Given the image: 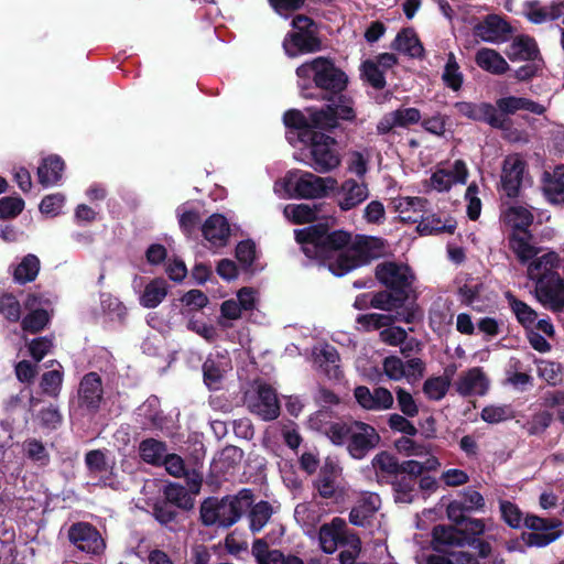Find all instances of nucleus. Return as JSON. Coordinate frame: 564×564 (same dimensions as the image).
I'll return each instance as SVG.
<instances>
[{"label": "nucleus", "instance_id": "nucleus-1", "mask_svg": "<svg viewBox=\"0 0 564 564\" xmlns=\"http://www.w3.org/2000/svg\"><path fill=\"white\" fill-rule=\"evenodd\" d=\"M295 239L308 258L323 260L336 276H343L384 252L381 239L367 236L351 237L341 230L326 232L317 227H307L295 230Z\"/></svg>", "mask_w": 564, "mask_h": 564}, {"label": "nucleus", "instance_id": "nucleus-2", "mask_svg": "<svg viewBox=\"0 0 564 564\" xmlns=\"http://www.w3.org/2000/svg\"><path fill=\"white\" fill-rule=\"evenodd\" d=\"M337 185L332 176H317L311 172L293 170L274 183V193L282 198L315 199L326 197Z\"/></svg>", "mask_w": 564, "mask_h": 564}, {"label": "nucleus", "instance_id": "nucleus-3", "mask_svg": "<svg viewBox=\"0 0 564 564\" xmlns=\"http://www.w3.org/2000/svg\"><path fill=\"white\" fill-rule=\"evenodd\" d=\"M296 76L297 85L305 97L310 96L306 90L313 84L325 90L340 91L347 83L345 74L325 57H316L303 63L296 68Z\"/></svg>", "mask_w": 564, "mask_h": 564}, {"label": "nucleus", "instance_id": "nucleus-4", "mask_svg": "<svg viewBox=\"0 0 564 564\" xmlns=\"http://www.w3.org/2000/svg\"><path fill=\"white\" fill-rule=\"evenodd\" d=\"M251 503L250 490H241L237 496L226 497L221 500L208 498L200 506L202 522L207 527H230L240 519Z\"/></svg>", "mask_w": 564, "mask_h": 564}, {"label": "nucleus", "instance_id": "nucleus-5", "mask_svg": "<svg viewBox=\"0 0 564 564\" xmlns=\"http://www.w3.org/2000/svg\"><path fill=\"white\" fill-rule=\"evenodd\" d=\"M305 144L303 149L304 162L314 171L326 173L340 165V155L334 138L322 132L306 130L301 134Z\"/></svg>", "mask_w": 564, "mask_h": 564}, {"label": "nucleus", "instance_id": "nucleus-6", "mask_svg": "<svg viewBox=\"0 0 564 564\" xmlns=\"http://www.w3.org/2000/svg\"><path fill=\"white\" fill-rule=\"evenodd\" d=\"M249 411L263 421H271L279 416L280 405L274 390L267 384H258L249 390L245 398Z\"/></svg>", "mask_w": 564, "mask_h": 564}, {"label": "nucleus", "instance_id": "nucleus-7", "mask_svg": "<svg viewBox=\"0 0 564 564\" xmlns=\"http://www.w3.org/2000/svg\"><path fill=\"white\" fill-rule=\"evenodd\" d=\"M524 527L528 531L522 533L524 543L529 546L543 547L560 538V521L545 520L536 516H527Z\"/></svg>", "mask_w": 564, "mask_h": 564}, {"label": "nucleus", "instance_id": "nucleus-8", "mask_svg": "<svg viewBox=\"0 0 564 564\" xmlns=\"http://www.w3.org/2000/svg\"><path fill=\"white\" fill-rule=\"evenodd\" d=\"M528 180L527 163L519 154L508 155L501 169V188L509 197L518 196Z\"/></svg>", "mask_w": 564, "mask_h": 564}, {"label": "nucleus", "instance_id": "nucleus-9", "mask_svg": "<svg viewBox=\"0 0 564 564\" xmlns=\"http://www.w3.org/2000/svg\"><path fill=\"white\" fill-rule=\"evenodd\" d=\"M334 193L335 202L343 212H348L369 197L368 184L364 181L347 178L340 185H336Z\"/></svg>", "mask_w": 564, "mask_h": 564}, {"label": "nucleus", "instance_id": "nucleus-10", "mask_svg": "<svg viewBox=\"0 0 564 564\" xmlns=\"http://www.w3.org/2000/svg\"><path fill=\"white\" fill-rule=\"evenodd\" d=\"M379 441L380 436L371 425L358 421L351 422L347 449L354 458H362L377 446Z\"/></svg>", "mask_w": 564, "mask_h": 564}, {"label": "nucleus", "instance_id": "nucleus-11", "mask_svg": "<svg viewBox=\"0 0 564 564\" xmlns=\"http://www.w3.org/2000/svg\"><path fill=\"white\" fill-rule=\"evenodd\" d=\"M490 386V380L482 368L473 367L462 371L454 382L455 391L464 397L485 395Z\"/></svg>", "mask_w": 564, "mask_h": 564}, {"label": "nucleus", "instance_id": "nucleus-12", "mask_svg": "<svg viewBox=\"0 0 564 564\" xmlns=\"http://www.w3.org/2000/svg\"><path fill=\"white\" fill-rule=\"evenodd\" d=\"M383 371L386 376L393 380L400 381L405 379L412 383L419 380L424 373V362L419 358H412L403 362L399 357L391 356L383 360Z\"/></svg>", "mask_w": 564, "mask_h": 564}, {"label": "nucleus", "instance_id": "nucleus-13", "mask_svg": "<svg viewBox=\"0 0 564 564\" xmlns=\"http://www.w3.org/2000/svg\"><path fill=\"white\" fill-rule=\"evenodd\" d=\"M536 299L545 306L560 311L564 306V280L557 273L546 274L535 286Z\"/></svg>", "mask_w": 564, "mask_h": 564}, {"label": "nucleus", "instance_id": "nucleus-14", "mask_svg": "<svg viewBox=\"0 0 564 564\" xmlns=\"http://www.w3.org/2000/svg\"><path fill=\"white\" fill-rule=\"evenodd\" d=\"M69 541L80 551L99 554L105 550V541L100 533L90 524L79 522L68 530Z\"/></svg>", "mask_w": 564, "mask_h": 564}, {"label": "nucleus", "instance_id": "nucleus-15", "mask_svg": "<svg viewBox=\"0 0 564 564\" xmlns=\"http://www.w3.org/2000/svg\"><path fill=\"white\" fill-rule=\"evenodd\" d=\"M467 176L466 164L456 160L452 165L437 167L430 177L429 186L436 192H446L455 184H465Z\"/></svg>", "mask_w": 564, "mask_h": 564}, {"label": "nucleus", "instance_id": "nucleus-16", "mask_svg": "<svg viewBox=\"0 0 564 564\" xmlns=\"http://www.w3.org/2000/svg\"><path fill=\"white\" fill-rule=\"evenodd\" d=\"M354 397L357 403L367 411H387L393 405L394 399L387 388L378 387L372 391L365 386H359L354 390Z\"/></svg>", "mask_w": 564, "mask_h": 564}, {"label": "nucleus", "instance_id": "nucleus-17", "mask_svg": "<svg viewBox=\"0 0 564 564\" xmlns=\"http://www.w3.org/2000/svg\"><path fill=\"white\" fill-rule=\"evenodd\" d=\"M355 118V111L351 102L338 99L336 104L327 106L326 109L319 110V112L312 113V121L318 129H332L338 124V120H351Z\"/></svg>", "mask_w": 564, "mask_h": 564}, {"label": "nucleus", "instance_id": "nucleus-18", "mask_svg": "<svg viewBox=\"0 0 564 564\" xmlns=\"http://www.w3.org/2000/svg\"><path fill=\"white\" fill-rule=\"evenodd\" d=\"M454 107L459 115L471 120L486 121L495 128H503L507 121L498 113L495 106L491 104H473L462 101L456 102Z\"/></svg>", "mask_w": 564, "mask_h": 564}, {"label": "nucleus", "instance_id": "nucleus-19", "mask_svg": "<svg viewBox=\"0 0 564 564\" xmlns=\"http://www.w3.org/2000/svg\"><path fill=\"white\" fill-rule=\"evenodd\" d=\"M376 275L380 282L392 289H403L411 285L413 274L405 264L383 262L377 265Z\"/></svg>", "mask_w": 564, "mask_h": 564}, {"label": "nucleus", "instance_id": "nucleus-20", "mask_svg": "<svg viewBox=\"0 0 564 564\" xmlns=\"http://www.w3.org/2000/svg\"><path fill=\"white\" fill-rule=\"evenodd\" d=\"M511 32V26L499 15L487 17L475 29L479 39L494 44L506 42Z\"/></svg>", "mask_w": 564, "mask_h": 564}, {"label": "nucleus", "instance_id": "nucleus-21", "mask_svg": "<svg viewBox=\"0 0 564 564\" xmlns=\"http://www.w3.org/2000/svg\"><path fill=\"white\" fill-rule=\"evenodd\" d=\"M350 533L346 532V522L341 518H334L329 523H325L319 528L318 541L323 552L333 554L339 544H344V540Z\"/></svg>", "mask_w": 564, "mask_h": 564}, {"label": "nucleus", "instance_id": "nucleus-22", "mask_svg": "<svg viewBox=\"0 0 564 564\" xmlns=\"http://www.w3.org/2000/svg\"><path fill=\"white\" fill-rule=\"evenodd\" d=\"M102 398V387L99 376L95 372L86 375L78 390L79 405L87 410H96Z\"/></svg>", "mask_w": 564, "mask_h": 564}, {"label": "nucleus", "instance_id": "nucleus-23", "mask_svg": "<svg viewBox=\"0 0 564 564\" xmlns=\"http://www.w3.org/2000/svg\"><path fill=\"white\" fill-rule=\"evenodd\" d=\"M283 48L290 57H295L301 53H310L318 50L319 42L313 30L293 32L285 36Z\"/></svg>", "mask_w": 564, "mask_h": 564}, {"label": "nucleus", "instance_id": "nucleus-24", "mask_svg": "<svg viewBox=\"0 0 564 564\" xmlns=\"http://www.w3.org/2000/svg\"><path fill=\"white\" fill-rule=\"evenodd\" d=\"M496 110L506 120L505 116L513 115L519 110H527L535 115L545 112L546 107L531 99L516 96H507L496 101Z\"/></svg>", "mask_w": 564, "mask_h": 564}, {"label": "nucleus", "instance_id": "nucleus-25", "mask_svg": "<svg viewBox=\"0 0 564 564\" xmlns=\"http://www.w3.org/2000/svg\"><path fill=\"white\" fill-rule=\"evenodd\" d=\"M229 360L226 356L210 355L203 366L204 381L212 390H218L221 386L224 375L229 370Z\"/></svg>", "mask_w": 564, "mask_h": 564}, {"label": "nucleus", "instance_id": "nucleus-26", "mask_svg": "<svg viewBox=\"0 0 564 564\" xmlns=\"http://www.w3.org/2000/svg\"><path fill=\"white\" fill-rule=\"evenodd\" d=\"M203 235L213 246H225L230 235L227 219L219 214L212 215L203 225Z\"/></svg>", "mask_w": 564, "mask_h": 564}, {"label": "nucleus", "instance_id": "nucleus-27", "mask_svg": "<svg viewBox=\"0 0 564 564\" xmlns=\"http://www.w3.org/2000/svg\"><path fill=\"white\" fill-rule=\"evenodd\" d=\"M252 554L258 564H304L297 556H285L279 550H269L268 544L261 539L253 542Z\"/></svg>", "mask_w": 564, "mask_h": 564}, {"label": "nucleus", "instance_id": "nucleus-28", "mask_svg": "<svg viewBox=\"0 0 564 564\" xmlns=\"http://www.w3.org/2000/svg\"><path fill=\"white\" fill-rule=\"evenodd\" d=\"M381 500L377 494H364L351 509L349 521L355 525H365L367 520L379 510Z\"/></svg>", "mask_w": 564, "mask_h": 564}, {"label": "nucleus", "instance_id": "nucleus-29", "mask_svg": "<svg viewBox=\"0 0 564 564\" xmlns=\"http://www.w3.org/2000/svg\"><path fill=\"white\" fill-rule=\"evenodd\" d=\"M506 54L512 62L535 61L539 56V48L532 37L528 35H518L508 46Z\"/></svg>", "mask_w": 564, "mask_h": 564}, {"label": "nucleus", "instance_id": "nucleus-30", "mask_svg": "<svg viewBox=\"0 0 564 564\" xmlns=\"http://www.w3.org/2000/svg\"><path fill=\"white\" fill-rule=\"evenodd\" d=\"M475 62L481 69L494 75H503L509 70L506 58L494 48L482 47L478 50Z\"/></svg>", "mask_w": 564, "mask_h": 564}, {"label": "nucleus", "instance_id": "nucleus-31", "mask_svg": "<svg viewBox=\"0 0 564 564\" xmlns=\"http://www.w3.org/2000/svg\"><path fill=\"white\" fill-rule=\"evenodd\" d=\"M169 292V284L164 279L156 278L148 282L139 296V303L145 308L159 306Z\"/></svg>", "mask_w": 564, "mask_h": 564}, {"label": "nucleus", "instance_id": "nucleus-32", "mask_svg": "<svg viewBox=\"0 0 564 564\" xmlns=\"http://www.w3.org/2000/svg\"><path fill=\"white\" fill-rule=\"evenodd\" d=\"M394 210L403 221H417L425 210L426 200L421 197H398L393 199Z\"/></svg>", "mask_w": 564, "mask_h": 564}, {"label": "nucleus", "instance_id": "nucleus-33", "mask_svg": "<svg viewBox=\"0 0 564 564\" xmlns=\"http://www.w3.org/2000/svg\"><path fill=\"white\" fill-rule=\"evenodd\" d=\"M339 476V468L336 464L327 462L323 466L315 487L323 498H335L338 492L336 479Z\"/></svg>", "mask_w": 564, "mask_h": 564}, {"label": "nucleus", "instance_id": "nucleus-34", "mask_svg": "<svg viewBox=\"0 0 564 564\" xmlns=\"http://www.w3.org/2000/svg\"><path fill=\"white\" fill-rule=\"evenodd\" d=\"M455 370L456 368L454 366L447 367L443 376L426 379L423 384L424 394L431 400H442L449 389L451 379Z\"/></svg>", "mask_w": 564, "mask_h": 564}, {"label": "nucleus", "instance_id": "nucleus-35", "mask_svg": "<svg viewBox=\"0 0 564 564\" xmlns=\"http://www.w3.org/2000/svg\"><path fill=\"white\" fill-rule=\"evenodd\" d=\"M562 3H552L550 6L542 7L533 2L527 4L524 15L530 22L541 24L558 19L562 15Z\"/></svg>", "mask_w": 564, "mask_h": 564}, {"label": "nucleus", "instance_id": "nucleus-36", "mask_svg": "<svg viewBox=\"0 0 564 564\" xmlns=\"http://www.w3.org/2000/svg\"><path fill=\"white\" fill-rule=\"evenodd\" d=\"M422 460L411 459L402 463L399 467V471L406 474V477L413 478L422 475L425 471H435L441 467L438 458L430 452L421 457Z\"/></svg>", "mask_w": 564, "mask_h": 564}, {"label": "nucleus", "instance_id": "nucleus-37", "mask_svg": "<svg viewBox=\"0 0 564 564\" xmlns=\"http://www.w3.org/2000/svg\"><path fill=\"white\" fill-rule=\"evenodd\" d=\"M63 171V161L55 155L48 156L37 167L39 182L45 187L55 185L61 180Z\"/></svg>", "mask_w": 564, "mask_h": 564}, {"label": "nucleus", "instance_id": "nucleus-38", "mask_svg": "<svg viewBox=\"0 0 564 564\" xmlns=\"http://www.w3.org/2000/svg\"><path fill=\"white\" fill-rule=\"evenodd\" d=\"M557 260V254L552 251L534 257L528 265V278L538 282L545 278L546 274L553 273L552 269L556 265Z\"/></svg>", "mask_w": 564, "mask_h": 564}, {"label": "nucleus", "instance_id": "nucleus-39", "mask_svg": "<svg viewBox=\"0 0 564 564\" xmlns=\"http://www.w3.org/2000/svg\"><path fill=\"white\" fill-rule=\"evenodd\" d=\"M530 238L527 231L514 232L510 238V248L522 263L532 260L539 253V249L530 242Z\"/></svg>", "mask_w": 564, "mask_h": 564}, {"label": "nucleus", "instance_id": "nucleus-40", "mask_svg": "<svg viewBox=\"0 0 564 564\" xmlns=\"http://www.w3.org/2000/svg\"><path fill=\"white\" fill-rule=\"evenodd\" d=\"M284 217L293 224L313 223L317 218V208L308 204H288L283 208Z\"/></svg>", "mask_w": 564, "mask_h": 564}, {"label": "nucleus", "instance_id": "nucleus-41", "mask_svg": "<svg viewBox=\"0 0 564 564\" xmlns=\"http://www.w3.org/2000/svg\"><path fill=\"white\" fill-rule=\"evenodd\" d=\"M503 220L514 230L522 232L531 225L533 216L531 212L523 206H511L503 213Z\"/></svg>", "mask_w": 564, "mask_h": 564}, {"label": "nucleus", "instance_id": "nucleus-42", "mask_svg": "<svg viewBox=\"0 0 564 564\" xmlns=\"http://www.w3.org/2000/svg\"><path fill=\"white\" fill-rule=\"evenodd\" d=\"M463 541L462 534L452 527L437 525L433 529V546L443 551L447 546L459 545Z\"/></svg>", "mask_w": 564, "mask_h": 564}, {"label": "nucleus", "instance_id": "nucleus-43", "mask_svg": "<svg viewBox=\"0 0 564 564\" xmlns=\"http://www.w3.org/2000/svg\"><path fill=\"white\" fill-rule=\"evenodd\" d=\"M139 452L145 463L159 465L166 455V446L161 441L148 438L140 443Z\"/></svg>", "mask_w": 564, "mask_h": 564}, {"label": "nucleus", "instance_id": "nucleus-44", "mask_svg": "<svg viewBox=\"0 0 564 564\" xmlns=\"http://www.w3.org/2000/svg\"><path fill=\"white\" fill-rule=\"evenodd\" d=\"M506 297L518 322L525 328H533L538 318L536 312L527 303L517 300L512 294L507 293Z\"/></svg>", "mask_w": 564, "mask_h": 564}, {"label": "nucleus", "instance_id": "nucleus-45", "mask_svg": "<svg viewBox=\"0 0 564 564\" xmlns=\"http://www.w3.org/2000/svg\"><path fill=\"white\" fill-rule=\"evenodd\" d=\"M398 51L409 54L412 57H420L423 54V46L412 30H404L399 33L394 41Z\"/></svg>", "mask_w": 564, "mask_h": 564}, {"label": "nucleus", "instance_id": "nucleus-46", "mask_svg": "<svg viewBox=\"0 0 564 564\" xmlns=\"http://www.w3.org/2000/svg\"><path fill=\"white\" fill-rule=\"evenodd\" d=\"M40 271V260L34 254H28L14 270V280L19 283L33 281Z\"/></svg>", "mask_w": 564, "mask_h": 564}, {"label": "nucleus", "instance_id": "nucleus-47", "mask_svg": "<svg viewBox=\"0 0 564 564\" xmlns=\"http://www.w3.org/2000/svg\"><path fill=\"white\" fill-rule=\"evenodd\" d=\"M543 189L551 202H558L557 196L564 194V165L556 166L546 176Z\"/></svg>", "mask_w": 564, "mask_h": 564}, {"label": "nucleus", "instance_id": "nucleus-48", "mask_svg": "<svg viewBox=\"0 0 564 564\" xmlns=\"http://www.w3.org/2000/svg\"><path fill=\"white\" fill-rule=\"evenodd\" d=\"M416 480L402 475L393 482L394 499L398 503H411L415 497Z\"/></svg>", "mask_w": 564, "mask_h": 564}, {"label": "nucleus", "instance_id": "nucleus-49", "mask_svg": "<svg viewBox=\"0 0 564 564\" xmlns=\"http://www.w3.org/2000/svg\"><path fill=\"white\" fill-rule=\"evenodd\" d=\"M394 321H404L410 323L412 321V315H402L397 313L394 316L386 315V314H367L358 317V322L364 324L367 328H380L390 325Z\"/></svg>", "mask_w": 564, "mask_h": 564}, {"label": "nucleus", "instance_id": "nucleus-50", "mask_svg": "<svg viewBox=\"0 0 564 564\" xmlns=\"http://www.w3.org/2000/svg\"><path fill=\"white\" fill-rule=\"evenodd\" d=\"M455 224L452 220L443 221L435 215L423 218L417 225L421 235H435L440 232H453Z\"/></svg>", "mask_w": 564, "mask_h": 564}, {"label": "nucleus", "instance_id": "nucleus-51", "mask_svg": "<svg viewBox=\"0 0 564 564\" xmlns=\"http://www.w3.org/2000/svg\"><path fill=\"white\" fill-rule=\"evenodd\" d=\"M442 78L445 85L453 90H458L463 84V74L459 70V65L456 61L454 53L448 54L446 65Z\"/></svg>", "mask_w": 564, "mask_h": 564}, {"label": "nucleus", "instance_id": "nucleus-52", "mask_svg": "<svg viewBox=\"0 0 564 564\" xmlns=\"http://www.w3.org/2000/svg\"><path fill=\"white\" fill-rule=\"evenodd\" d=\"M53 365H57L58 368L47 371L43 375L41 387L45 393L56 397L59 393L62 387L63 371L62 366L57 361L52 360L51 366Z\"/></svg>", "mask_w": 564, "mask_h": 564}, {"label": "nucleus", "instance_id": "nucleus-53", "mask_svg": "<svg viewBox=\"0 0 564 564\" xmlns=\"http://www.w3.org/2000/svg\"><path fill=\"white\" fill-rule=\"evenodd\" d=\"M165 498L169 502L182 509H191L194 506L193 499L188 491L178 485H169L165 488Z\"/></svg>", "mask_w": 564, "mask_h": 564}, {"label": "nucleus", "instance_id": "nucleus-54", "mask_svg": "<svg viewBox=\"0 0 564 564\" xmlns=\"http://www.w3.org/2000/svg\"><path fill=\"white\" fill-rule=\"evenodd\" d=\"M307 116L299 110H289L284 113L283 121L285 126L295 129L310 130V128H316L312 121V113L317 112L316 110L307 109Z\"/></svg>", "mask_w": 564, "mask_h": 564}, {"label": "nucleus", "instance_id": "nucleus-55", "mask_svg": "<svg viewBox=\"0 0 564 564\" xmlns=\"http://www.w3.org/2000/svg\"><path fill=\"white\" fill-rule=\"evenodd\" d=\"M272 509L268 502L261 501L257 503L250 512V529L259 532L271 518Z\"/></svg>", "mask_w": 564, "mask_h": 564}, {"label": "nucleus", "instance_id": "nucleus-56", "mask_svg": "<svg viewBox=\"0 0 564 564\" xmlns=\"http://www.w3.org/2000/svg\"><path fill=\"white\" fill-rule=\"evenodd\" d=\"M344 546L346 549L340 552L339 561L341 564H355L357 563V557L361 551V541L355 534H349L344 540Z\"/></svg>", "mask_w": 564, "mask_h": 564}, {"label": "nucleus", "instance_id": "nucleus-57", "mask_svg": "<svg viewBox=\"0 0 564 564\" xmlns=\"http://www.w3.org/2000/svg\"><path fill=\"white\" fill-rule=\"evenodd\" d=\"M100 304L102 312L110 319H121L127 313V308L123 303L111 294H102L100 297Z\"/></svg>", "mask_w": 564, "mask_h": 564}, {"label": "nucleus", "instance_id": "nucleus-58", "mask_svg": "<svg viewBox=\"0 0 564 564\" xmlns=\"http://www.w3.org/2000/svg\"><path fill=\"white\" fill-rule=\"evenodd\" d=\"M350 423H344V422H334L330 423L329 426L326 427L325 434L329 438V441L334 445H344L349 442V435H350Z\"/></svg>", "mask_w": 564, "mask_h": 564}, {"label": "nucleus", "instance_id": "nucleus-59", "mask_svg": "<svg viewBox=\"0 0 564 564\" xmlns=\"http://www.w3.org/2000/svg\"><path fill=\"white\" fill-rule=\"evenodd\" d=\"M397 449L406 455L414 457H424L425 454L432 452L430 445L417 444L413 440L403 436L395 442Z\"/></svg>", "mask_w": 564, "mask_h": 564}, {"label": "nucleus", "instance_id": "nucleus-60", "mask_svg": "<svg viewBox=\"0 0 564 564\" xmlns=\"http://www.w3.org/2000/svg\"><path fill=\"white\" fill-rule=\"evenodd\" d=\"M65 200L61 193L47 195L40 203V212L47 217H55L62 213Z\"/></svg>", "mask_w": 564, "mask_h": 564}, {"label": "nucleus", "instance_id": "nucleus-61", "mask_svg": "<svg viewBox=\"0 0 564 564\" xmlns=\"http://www.w3.org/2000/svg\"><path fill=\"white\" fill-rule=\"evenodd\" d=\"M398 408L400 411L409 417H414L419 414V406L413 395L403 388L395 389Z\"/></svg>", "mask_w": 564, "mask_h": 564}, {"label": "nucleus", "instance_id": "nucleus-62", "mask_svg": "<svg viewBox=\"0 0 564 564\" xmlns=\"http://www.w3.org/2000/svg\"><path fill=\"white\" fill-rule=\"evenodd\" d=\"M48 323V313L44 310H34L22 321L24 330L37 333L42 330Z\"/></svg>", "mask_w": 564, "mask_h": 564}, {"label": "nucleus", "instance_id": "nucleus-63", "mask_svg": "<svg viewBox=\"0 0 564 564\" xmlns=\"http://www.w3.org/2000/svg\"><path fill=\"white\" fill-rule=\"evenodd\" d=\"M372 465L377 473L380 471L386 475H394L399 473L400 467L398 460L387 452L377 454L372 459Z\"/></svg>", "mask_w": 564, "mask_h": 564}, {"label": "nucleus", "instance_id": "nucleus-64", "mask_svg": "<svg viewBox=\"0 0 564 564\" xmlns=\"http://www.w3.org/2000/svg\"><path fill=\"white\" fill-rule=\"evenodd\" d=\"M429 564H477L476 557L466 551L452 552L449 557L431 556Z\"/></svg>", "mask_w": 564, "mask_h": 564}]
</instances>
